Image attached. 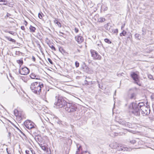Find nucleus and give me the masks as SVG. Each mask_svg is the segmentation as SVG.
<instances>
[{"mask_svg":"<svg viewBox=\"0 0 154 154\" xmlns=\"http://www.w3.org/2000/svg\"><path fill=\"white\" fill-rule=\"evenodd\" d=\"M7 3H4L3 5H7Z\"/></svg>","mask_w":154,"mask_h":154,"instance_id":"61","label":"nucleus"},{"mask_svg":"<svg viewBox=\"0 0 154 154\" xmlns=\"http://www.w3.org/2000/svg\"><path fill=\"white\" fill-rule=\"evenodd\" d=\"M148 77L149 79H153V77L152 75L150 74H148Z\"/></svg>","mask_w":154,"mask_h":154,"instance_id":"37","label":"nucleus"},{"mask_svg":"<svg viewBox=\"0 0 154 154\" xmlns=\"http://www.w3.org/2000/svg\"><path fill=\"white\" fill-rule=\"evenodd\" d=\"M17 62L18 63L20 64V67L21 65H22L23 64V63L22 60H17Z\"/></svg>","mask_w":154,"mask_h":154,"instance_id":"28","label":"nucleus"},{"mask_svg":"<svg viewBox=\"0 0 154 154\" xmlns=\"http://www.w3.org/2000/svg\"><path fill=\"white\" fill-rule=\"evenodd\" d=\"M125 25V24H124V25L122 26H121V29H122L123 28H124Z\"/></svg>","mask_w":154,"mask_h":154,"instance_id":"58","label":"nucleus"},{"mask_svg":"<svg viewBox=\"0 0 154 154\" xmlns=\"http://www.w3.org/2000/svg\"><path fill=\"white\" fill-rule=\"evenodd\" d=\"M17 129L21 134H22L24 135H25V134H24V133L23 132H22L20 129H19L18 128H17Z\"/></svg>","mask_w":154,"mask_h":154,"instance_id":"48","label":"nucleus"},{"mask_svg":"<svg viewBox=\"0 0 154 154\" xmlns=\"http://www.w3.org/2000/svg\"><path fill=\"white\" fill-rule=\"evenodd\" d=\"M123 73H119L117 74V76L119 77H120L122 75V74H123Z\"/></svg>","mask_w":154,"mask_h":154,"instance_id":"50","label":"nucleus"},{"mask_svg":"<svg viewBox=\"0 0 154 154\" xmlns=\"http://www.w3.org/2000/svg\"><path fill=\"white\" fill-rule=\"evenodd\" d=\"M91 56L93 57L94 60H100L101 59V57L99 55L97 52L94 50H91Z\"/></svg>","mask_w":154,"mask_h":154,"instance_id":"7","label":"nucleus"},{"mask_svg":"<svg viewBox=\"0 0 154 154\" xmlns=\"http://www.w3.org/2000/svg\"><path fill=\"white\" fill-rule=\"evenodd\" d=\"M29 29L30 30V32H34L36 29V28L34 27H33L31 25L29 27Z\"/></svg>","mask_w":154,"mask_h":154,"instance_id":"21","label":"nucleus"},{"mask_svg":"<svg viewBox=\"0 0 154 154\" xmlns=\"http://www.w3.org/2000/svg\"><path fill=\"white\" fill-rule=\"evenodd\" d=\"M29 151L27 150H26L25 151V152L26 154H29Z\"/></svg>","mask_w":154,"mask_h":154,"instance_id":"54","label":"nucleus"},{"mask_svg":"<svg viewBox=\"0 0 154 154\" xmlns=\"http://www.w3.org/2000/svg\"><path fill=\"white\" fill-rule=\"evenodd\" d=\"M147 130H148L149 131H152V130L151 128H146V130L145 129V130H146V131H147Z\"/></svg>","mask_w":154,"mask_h":154,"instance_id":"49","label":"nucleus"},{"mask_svg":"<svg viewBox=\"0 0 154 154\" xmlns=\"http://www.w3.org/2000/svg\"><path fill=\"white\" fill-rule=\"evenodd\" d=\"M119 123L129 128H131L132 126L131 123L127 122L124 120H121L119 122Z\"/></svg>","mask_w":154,"mask_h":154,"instance_id":"10","label":"nucleus"},{"mask_svg":"<svg viewBox=\"0 0 154 154\" xmlns=\"http://www.w3.org/2000/svg\"><path fill=\"white\" fill-rule=\"evenodd\" d=\"M48 61L51 64H53V62L52 61V60L49 58H48Z\"/></svg>","mask_w":154,"mask_h":154,"instance_id":"38","label":"nucleus"},{"mask_svg":"<svg viewBox=\"0 0 154 154\" xmlns=\"http://www.w3.org/2000/svg\"><path fill=\"white\" fill-rule=\"evenodd\" d=\"M75 38L79 44L81 43L84 41L83 37L79 35L75 36Z\"/></svg>","mask_w":154,"mask_h":154,"instance_id":"11","label":"nucleus"},{"mask_svg":"<svg viewBox=\"0 0 154 154\" xmlns=\"http://www.w3.org/2000/svg\"><path fill=\"white\" fill-rule=\"evenodd\" d=\"M46 92H45V95H44L42 96V98L43 100H45V99H46V97H45V94H46Z\"/></svg>","mask_w":154,"mask_h":154,"instance_id":"43","label":"nucleus"},{"mask_svg":"<svg viewBox=\"0 0 154 154\" xmlns=\"http://www.w3.org/2000/svg\"><path fill=\"white\" fill-rule=\"evenodd\" d=\"M131 76L134 80L135 83L139 85L138 83L139 79L138 75L134 72H133L131 74Z\"/></svg>","mask_w":154,"mask_h":154,"instance_id":"9","label":"nucleus"},{"mask_svg":"<svg viewBox=\"0 0 154 154\" xmlns=\"http://www.w3.org/2000/svg\"><path fill=\"white\" fill-rule=\"evenodd\" d=\"M8 32L14 35H15V34H16V33L14 32L13 31H9Z\"/></svg>","mask_w":154,"mask_h":154,"instance_id":"32","label":"nucleus"},{"mask_svg":"<svg viewBox=\"0 0 154 154\" xmlns=\"http://www.w3.org/2000/svg\"><path fill=\"white\" fill-rule=\"evenodd\" d=\"M11 15V14L8 13H7L6 15V17H9V18L10 17V16Z\"/></svg>","mask_w":154,"mask_h":154,"instance_id":"51","label":"nucleus"},{"mask_svg":"<svg viewBox=\"0 0 154 154\" xmlns=\"http://www.w3.org/2000/svg\"><path fill=\"white\" fill-rule=\"evenodd\" d=\"M30 77L32 79H36L39 80L40 77L38 75H36L34 73H32L30 75Z\"/></svg>","mask_w":154,"mask_h":154,"instance_id":"13","label":"nucleus"},{"mask_svg":"<svg viewBox=\"0 0 154 154\" xmlns=\"http://www.w3.org/2000/svg\"><path fill=\"white\" fill-rule=\"evenodd\" d=\"M82 69L83 70L86 72H87L88 71L89 68L86 65L83 66L82 67Z\"/></svg>","mask_w":154,"mask_h":154,"instance_id":"20","label":"nucleus"},{"mask_svg":"<svg viewBox=\"0 0 154 154\" xmlns=\"http://www.w3.org/2000/svg\"><path fill=\"white\" fill-rule=\"evenodd\" d=\"M152 106L153 111L154 112V102L152 104Z\"/></svg>","mask_w":154,"mask_h":154,"instance_id":"56","label":"nucleus"},{"mask_svg":"<svg viewBox=\"0 0 154 154\" xmlns=\"http://www.w3.org/2000/svg\"><path fill=\"white\" fill-rule=\"evenodd\" d=\"M151 97L152 100L154 101V94H152V95L151 96Z\"/></svg>","mask_w":154,"mask_h":154,"instance_id":"41","label":"nucleus"},{"mask_svg":"<svg viewBox=\"0 0 154 154\" xmlns=\"http://www.w3.org/2000/svg\"><path fill=\"white\" fill-rule=\"evenodd\" d=\"M97 45H98L99 46L101 47V46L102 45V43L100 42V43L98 44Z\"/></svg>","mask_w":154,"mask_h":154,"instance_id":"55","label":"nucleus"},{"mask_svg":"<svg viewBox=\"0 0 154 154\" xmlns=\"http://www.w3.org/2000/svg\"><path fill=\"white\" fill-rule=\"evenodd\" d=\"M17 129L21 134H22L24 135H25V134H24V133L23 132H22L20 129H19L18 128H17Z\"/></svg>","mask_w":154,"mask_h":154,"instance_id":"47","label":"nucleus"},{"mask_svg":"<svg viewBox=\"0 0 154 154\" xmlns=\"http://www.w3.org/2000/svg\"><path fill=\"white\" fill-rule=\"evenodd\" d=\"M75 31L76 33H78L79 32V29L78 28L75 27Z\"/></svg>","mask_w":154,"mask_h":154,"instance_id":"44","label":"nucleus"},{"mask_svg":"<svg viewBox=\"0 0 154 154\" xmlns=\"http://www.w3.org/2000/svg\"><path fill=\"white\" fill-rule=\"evenodd\" d=\"M111 26L110 25H109V23H107L104 25L105 28L108 30H109L110 29Z\"/></svg>","mask_w":154,"mask_h":154,"instance_id":"19","label":"nucleus"},{"mask_svg":"<svg viewBox=\"0 0 154 154\" xmlns=\"http://www.w3.org/2000/svg\"><path fill=\"white\" fill-rule=\"evenodd\" d=\"M6 149V151H7V153H8V152H9V151H8V148H7Z\"/></svg>","mask_w":154,"mask_h":154,"instance_id":"60","label":"nucleus"},{"mask_svg":"<svg viewBox=\"0 0 154 154\" xmlns=\"http://www.w3.org/2000/svg\"><path fill=\"white\" fill-rule=\"evenodd\" d=\"M118 127L115 125H111L110 127V129L112 131L114 130H117L118 129Z\"/></svg>","mask_w":154,"mask_h":154,"instance_id":"18","label":"nucleus"},{"mask_svg":"<svg viewBox=\"0 0 154 154\" xmlns=\"http://www.w3.org/2000/svg\"><path fill=\"white\" fill-rule=\"evenodd\" d=\"M109 146L111 148L116 149L118 147V146L116 143H112L109 145Z\"/></svg>","mask_w":154,"mask_h":154,"instance_id":"15","label":"nucleus"},{"mask_svg":"<svg viewBox=\"0 0 154 154\" xmlns=\"http://www.w3.org/2000/svg\"><path fill=\"white\" fill-rule=\"evenodd\" d=\"M56 98H57V102H55L54 104L58 106L60 108L65 107L67 102L65 100L66 98L61 96L56 97Z\"/></svg>","mask_w":154,"mask_h":154,"instance_id":"3","label":"nucleus"},{"mask_svg":"<svg viewBox=\"0 0 154 154\" xmlns=\"http://www.w3.org/2000/svg\"><path fill=\"white\" fill-rule=\"evenodd\" d=\"M17 129L21 134H22L24 135H25V134H24V133L23 132H22L20 129H19L18 128H17Z\"/></svg>","mask_w":154,"mask_h":154,"instance_id":"46","label":"nucleus"},{"mask_svg":"<svg viewBox=\"0 0 154 154\" xmlns=\"http://www.w3.org/2000/svg\"><path fill=\"white\" fill-rule=\"evenodd\" d=\"M59 50L61 52H62V51H64V49L62 48H59Z\"/></svg>","mask_w":154,"mask_h":154,"instance_id":"45","label":"nucleus"},{"mask_svg":"<svg viewBox=\"0 0 154 154\" xmlns=\"http://www.w3.org/2000/svg\"><path fill=\"white\" fill-rule=\"evenodd\" d=\"M49 47L51 48V49L54 51L56 50V48L52 44L49 45Z\"/></svg>","mask_w":154,"mask_h":154,"instance_id":"29","label":"nucleus"},{"mask_svg":"<svg viewBox=\"0 0 154 154\" xmlns=\"http://www.w3.org/2000/svg\"><path fill=\"white\" fill-rule=\"evenodd\" d=\"M19 72L21 75H26L29 73V70L26 67H24L20 68L19 70Z\"/></svg>","mask_w":154,"mask_h":154,"instance_id":"8","label":"nucleus"},{"mask_svg":"<svg viewBox=\"0 0 154 154\" xmlns=\"http://www.w3.org/2000/svg\"><path fill=\"white\" fill-rule=\"evenodd\" d=\"M14 114L15 116H17L18 115V111L17 110L15 109L14 111Z\"/></svg>","mask_w":154,"mask_h":154,"instance_id":"33","label":"nucleus"},{"mask_svg":"<svg viewBox=\"0 0 154 154\" xmlns=\"http://www.w3.org/2000/svg\"><path fill=\"white\" fill-rule=\"evenodd\" d=\"M32 60H33L34 61H35V58L34 56L32 57Z\"/></svg>","mask_w":154,"mask_h":154,"instance_id":"57","label":"nucleus"},{"mask_svg":"<svg viewBox=\"0 0 154 154\" xmlns=\"http://www.w3.org/2000/svg\"><path fill=\"white\" fill-rule=\"evenodd\" d=\"M11 134L10 132H8V137L10 139L11 137Z\"/></svg>","mask_w":154,"mask_h":154,"instance_id":"39","label":"nucleus"},{"mask_svg":"<svg viewBox=\"0 0 154 154\" xmlns=\"http://www.w3.org/2000/svg\"><path fill=\"white\" fill-rule=\"evenodd\" d=\"M118 29H115L114 30V31H113V32L114 33H117L118 32Z\"/></svg>","mask_w":154,"mask_h":154,"instance_id":"42","label":"nucleus"},{"mask_svg":"<svg viewBox=\"0 0 154 154\" xmlns=\"http://www.w3.org/2000/svg\"><path fill=\"white\" fill-rule=\"evenodd\" d=\"M129 142L131 144H134L136 142V141L134 140H131Z\"/></svg>","mask_w":154,"mask_h":154,"instance_id":"34","label":"nucleus"},{"mask_svg":"<svg viewBox=\"0 0 154 154\" xmlns=\"http://www.w3.org/2000/svg\"><path fill=\"white\" fill-rule=\"evenodd\" d=\"M104 41L108 43V44H111L112 43V42L108 38L105 39Z\"/></svg>","mask_w":154,"mask_h":154,"instance_id":"27","label":"nucleus"},{"mask_svg":"<svg viewBox=\"0 0 154 154\" xmlns=\"http://www.w3.org/2000/svg\"><path fill=\"white\" fill-rule=\"evenodd\" d=\"M6 38L7 39H8V40L11 42H16V41L15 40L11 38L10 37L6 36Z\"/></svg>","mask_w":154,"mask_h":154,"instance_id":"22","label":"nucleus"},{"mask_svg":"<svg viewBox=\"0 0 154 154\" xmlns=\"http://www.w3.org/2000/svg\"><path fill=\"white\" fill-rule=\"evenodd\" d=\"M116 91H115V93H114V95H116Z\"/></svg>","mask_w":154,"mask_h":154,"instance_id":"64","label":"nucleus"},{"mask_svg":"<svg viewBox=\"0 0 154 154\" xmlns=\"http://www.w3.org/2000/svg\"><path fill=\"white\" fill-rule=\"evenodd\" d=\"M126 33V32L124 30L122 32L120 33V35L121 36H122V35L125 36Z\"/></svg>","mask_w":154,"mask_h":154,"instance_id":"31","label":"nucleus"},{"mask_svg":"<svg viewBox=\"0 0 154 154\" xmlns=\"http://www.w3.org/2000/svg\"><path fill=\"white\" fill-rule=\"evenodd\" d=\"M24 123L26 127L29 129L34 128L35 126L33 122L29 120L26 121Z\"/></svg>","mask_w":154,"mask_h":154,"instance_id":"6","label":"nucleus"},{"mask_svg":"<svg viewBox=\"0 0 154 154\" xmlns=\"http://www.w3.org/2000/svg\"><path fill=\"white\" fill-rule=\"evenodd\" d=\"M97 82H98V87H99V88H100L102 89H103V86L102 85L101 86L100 85L99 83V82L98 81H97Z\"/></svg>","mask_w":154,"mask_h":154,"instance_id":"36","label":"nucleus"},{"mask_svg":"<svg viewBox=\"0 0 154 154\" xmlns=\"http://www.w3.org/2000/svg\"><path fill=\"white\" fill-rule=\"evenodd\" d=\"M21 29L23 30H24L25 29V27L23 26H21Z\"/></svg>","mask_w":154,"mask_h":154,"instance_id":"53","label":"nucleus"},{"mask_svg":"<svg viewBox=\"0 0 154 154\" xmlns=\"http://www.w3.org/2000/svg\"><path fill=\"white\" fill-rule=\"evenodd\" d=\"M40 146L42 150L45 151H46L47 152H48V149L47 147H46L45 146L43 145L42 144H40Z\"/></svg>","mask_w":154,"mask_h":154,"instance_id":"17","label":"nucleus"},{"mask_svg":"<svg viewBox=\"0 0 154 154\" xmlns=\"http://www.w3.org/2000/svg\"><path fill=\"white\" fill-rule=\"evenodd\" d=\"M38 47H39V48H40V47H41L40 45V44H38Z\"/></svg>","mask_w":154,"mask_h":154,"instance_id":"63","label":"nucleus"},{"mask_svg":"<svg viewBox=\"0 0 154 154\" xmlns=\"http://www.w3.org/2000/svg\"><path fill=\"white\" fill-rule=\"evenodd\" d=\"M132 110L131 111L132 113L136 116L140 115V109L138 107L137 104L133 103H132Z\"/></svg>","mask_w":154,"mask_h":154,"instance_id":"4","label":"nucleus"},{"mask_svg":"<svg viewBox=\"0 0 154 154\" xmlns=\"http://www.w3.org/2000/svg\"><path fill=\"white\" fill-rule=\"evenodd\" d=\"M147 103L146 102L147 106L145 107V114L147 115L149 114L150 111L149 107L147 105Z\"/></svg>","mask_w":154,"mask_h":154,"instance_id":"14","label":"nucleus"},{"mask_svg":"<svg viewBox=\"0 0 154 154\" xmlns=\"http://www.w3.org/2000/svg\"><path fill=\"white\" fill-rule=\"evenodd\" d=\"M78 109L76 105L72 103H67L65 109L69 113H74Z\"/></svg>","mask_w":154,"mask_h":154,"instance_id":"2","label":"nucleus"},{"mask_svg":"<svg viewBox=\"0 0 154 154\" xmlns=\"http://www.w3.org/2000/svg\"><path fill=\"white\" fill-rule=\"evenodd\" d=\"M135 38L139 40H140V35L137 33H136L135 34Z\"/></svg>","mask_w":154,"mask_h":154,"instance_id":"26","label":"nucleus"},{"mask_svg":"<svg viewBox=\"0 0 154 154\" xmlns=\"http://www.w3.org/2000/svg\"><path fill=\"white\" fill-rule=\"evenodd\" d=\"M144 109H143L142 108L140 109V113H141L142 115L143 116H144L143 114H144Z\"/></svg>","mask_w":154,"mask_h":154,"instance_id":"30","label":"nucleus"},{"mask_svg":"<svg viewBox=\"0 0 154 154\" xmlns=\"http://www.w3.org/2000/svg\"><path fill=\"white\" fill-rule=\"evenodd\" d=\"M54 23L57 24L59 27H61V23L59 22L56 19H55V20L54 21Z\"/></svg>","mask_w":154,"mask_h":154,"instance_id":"23","label":"nucleus"},{"mask_svg":"<svg viewBox=\"0 0 154 154\" xmlns=\"http://www.w3.org/2000/svg\"><path fill=\"white\" fill-rule=\"evenodd\" d=\"M25 25L26 26L27 24V22H26V21H25Z\"/></svg>","mask_w":154,"mask_h":154,"instance_id":"59","label":"nucleus"},{"mask_svg":"<svg viewBox=\"0 0 154 154\" xmlns=\"http://www.w3.org/2000/svg\"><path fill=\"white\" fill-rule=\"evenodd\" d=\"M79 63L77 61H76L75 63V66L76 67H78L79 66Z\"/></svg>","mask_w":154,"mask_h":154,"instance_id":"35","label":"nucleus"},{"mask_svg":"<svg viewBox=\"0 0 154 154\" xmlns=\"http://www.w3.org/2000/svg\"><path fill=\"white\" fill-rule=\"evenodd\" d=\"M77 50L79 52H80V51L79 50V49H77Z\"/></svg>","mask_w":154,"mask_h":154,"instance_id":"62","label":"nucleus"},{"mask_svg":"<svg viewBox=\"0 0 154 154\" xmlns=\"http://www.w3.org/2000/svg\"><path fill=\"white\" fill-rule=\"evenodd\" d=\"M138 105V107H139V109L142 108L143 109H144V104L143 103H139L137 104Z\"/></svg>","mask_w":154,"mask_h":154,"instance_id":"16","label":"nucleus"},{"mask_svg":"<svg viewBox=\"0 0 154 154\" xmlns=\"http://www.w3.org/2000/svg\"><path fill=\"white\" fill-rule=\"evenodd\" d=\"M38 17H39V18L40 19H42V14H41L40 13H39L38 14Z\"/></svg>","mask_w":154,"mask_h":154,"instance_id":"40","label":"nucleus"},{"mask_svg":"<svg viewBox=\"0 0 154 154\" xmlns=\"http://www.w3.org/2000/svg\"><path fill=\"white\" fill-rule=\"evenodd\" d=\"M113 133H114L115 134L114 135V137H115L116 136H117L118 135H122V134H123V133L121 134L120 132H119L118 131L116 132H113Z\"/></svg>","mask_w":154,"mask_h":154,"instance_id":"24","label":"nucleus"},{"mask_svg":"<svg viewBox=\"0 0 154 154\" xmlns=\"http://www.w3.org/2000/svg\"><path fill=\"white\" fill-rule=\"evenodd\" d=\"M153 119L152 116L149 115V116H146V122L149 124L151 123Z\"/></svg>","mask_w":154,"mask_h":154,"instance_id":"12","label":"nucleus"},{"mask_svg":"<svg viewBox=\"0 0 154 154\" xmlns=\"http://www.w3.org/2000/svg\"><path fill=\"white\" fill-rule=\"evenodd\" d=\"M0 2H7V0H0Z\"/></svg>","mask_w":154,"mask_h":154,"instance_id":"52","label":"nucleus"},{"mask_svg":"<svg viewBox=\"0 0 154 154\" xmlns=\"http://www.w3.org/2000/svg\"><path fill=\"white\" fill-rule=\"evenodd\" d=\"M105 19L102 17L100 18L98 20V21L99 22H103L105 21Z\"/></svg>","mask_w":154,"mask_h":154,"instance_id":"25","label":"nucleus"},{"mask_svg":"<svg viewBox=\"0 0 154 154\" xmlns=\"http://www.w3.org/2000/svg\"><path fill=\"white\" fill-rule=\"evenodd\" d=\"M136 88L130 89L128 92V97L131 99H135L136 98Z\"/></svg>","mask_w":154,"mask_h":154,"instance_id":"5","label":"nucleus"},{"mask_svg":"<svg viewBox=\"0 0 154 154\" xmlns=\"http://www.w3.org/2000/svg\"><path fill=\"white\" fill-rule=\"evenodd\" d=\"M44 87L43 83L39 82H33L30 85V89L32 92L37 94H40L41 88Z\"/></svg>","mask_w":154,"mask_h":154,"instance_id":"1","label":"nucleus"}]
</instances>
